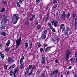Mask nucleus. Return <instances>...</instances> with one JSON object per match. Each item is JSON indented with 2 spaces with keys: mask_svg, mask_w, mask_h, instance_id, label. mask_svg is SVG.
I'll use <instances>...</instances> for the list:
<instances>
[{
  "mask_svg": "<svg viewBox=\"0 0 77 77\" xmlns=\"http://www.w3.org/2000/svg\"><path fill=\"white\" fill-rule=\"evenodd\" d=\"M18 19H19V16H18V14H13L12 16V21L13 24H15L17 23Z\"/></svg>",
  "mask_w": 77,
  "mask_h": 77,
  "instance_id": "f257e3e1",
  "label": "nucleus"
},
{
  "mask_svg": "<svg viewBox=\"0 0 77 77\" xmlns=\"http://www.w3.org/2000/svg\"><path fill=\"white\" fill-rule=\"evenodd\" d=\"M70 13H68L67 14L65 13V11H63V13L61 15V19H63L65 20V17H66L67 18H68L69 17H70Z\"/></svg>",
  "mask_w": 77,
  "mask_h": 77,
  "instance_id": "f03ea898",
  "label": "nucleus"
},
{
  "mask_svg": "<svg viewBox=\"0 0 77 77\" xmlns=\"http://www.w3.org/2000/svg\"><path fill=\"white\" fill-rule=\"evenodd\" d=\"M16 48H18V47L20 46V43L21 42V37H20V38L16 40Z\"/></svg>",
  "mask_w": 77,
  "mask_h": 77,
  "instance_id": "7ed1b4c3",
  "label": "nucleus"
},
{
  "mask_svg": "<svg viewBox=\"0 0 77 77\" xmlns=\"http://www.w3.org/2000/svg\"><path fill=\"white\" fill-rule=\"evenodd\" d=\"M66 60H68L69 57V55L71 54V51L70 50H67L66 51Z\"/></svg>",
  "mask_w": 77,
  "mask_h": 77,
  "instance_id": "20e7f679",
  "label": "nucleus"
},
{
  "mask_svg": "<svg viewBox=\"0 0 77 77\" xmlns=\"http://www.w3.org/2000/svg\"><path fill=\"white\" fill-rule=\"evenodd\" d=\"M45 60H46V59L45 57H42L41 63L42 65H44L45 64Z\"/></svg>",
  "mask_w": 77,
  "mask_h": 77,
  "instance_id": "39448f33",
  "label": "nucleus"
},
{
  "mask_svg": "<svg viewBox=\"0 0 77 77\" xmlns=\"http://www.w3.org/2000/svg\"><path fill=\"white\" fill-rule=\"evenodd\" d=\"M7 18H8V15H6L5 17H4L3 18V23L5 24H6V23H7V22L8 21V19H7Z\"/></svg>",
  "mask_w": 77,
  "mask_h": 77,
  "instance_id": "423d86ee",
  "label": "nucleus"
},
{
  "mask_svg": "<svg viewBox=\"0 0 77 77\" xmlns=\"http://www.w3.org/2000/svg\"><path fill=\"white\" fill-rule=\"evenodd\" d=\"M50 13L49 12L47 13V14H46V18L45 20V22H47L48 21V20H49V17H50Z\"/></svg>",
  "mask_w": 77,
  "mask_h": 77,
  "instance_id": "0eeeda50",
  "label": "nucleus"
},
{
  "mask_svg": "<svg viewBox=\"0 0 77 77\" xmlns=\"http://www.w3.org/2000/svg\"><path fill=\"white\" fill-rule=\"evenodd\" d=\"M8 60L9 63H11L12 62H14V60L12 59L11 57H8Z\"/></svg>",
  "mask_w": 77,
  "mask_h": 77,
  "instance_id": "6e6552de",
  "label": "nucleus"
},
{
  "mask_svg": "<svg viewBox=\"0 0 77 77\" xmlns=\"http://www.w3.org/2000/svg\"><path fill=\"white\" fill-rule=\"evenodd\" d=\"M76 17H77V15L76 13H73L71 15L72 18H73V19H75Z\"/></svg>",
  "mask_w": 77,
  "mask_h": 77,
  "instance_id": "1a4fd4ad",
  "label": "nucleus"
},
{
  "mask_svg": "<svg viewBox=\"0 0 77 77\" xmlns=\"http://www.w3.org/2000/svg\"><path fill=\"white\" fill-rule=\"evenodd\" d=\"M24 56L22 55L19 61L20 64H21L23 63V60H24Z\"/></svg>",
  "mask_w": 77,
  "mask_h": 77,
  "instance_id": "9d476101",
  "label": "nucleus"
},
{
  "mask_svg": "<svg viewBox=\"0 0 77 77\" xmlns=\"http://www.w3.org/2000/svg\"><path fill=\"white\" fill-rule=\"evenodd\" d=\"M58 73V70H55V71H54L52 72H51V74L52 75H53L54 74H56Z\"/></svg>",
  "mask_w": 77,
  "mask_h": 77,
  "instance_id": "9b49d317",
  "label": "nucleus"
},
{
  "mask_svg": "<svg viewBox=\"0 0 77 77\" xmlns=\"http://www.w3.org/2000/svg\"><path fill=\"white\" fill-rule=\"evenodd\" d=\"M59 26L60 27V29L63 30L62 31V33H63V31H65V27H63L61 25H60Z\"/></svg>",
  "mask_w": 77,
  "mask_h": 77,
  "instance_id": "f8f14e48",
  "label": "nucleus"
},
{
  "mask_svg": "<svg viewBox=\"0 0 77 77\" xmlns=\"http://www.w3.org/2000/svg\"><path fill=\"white\" fill-rule=\"evenodd\" d=\"M74 25L75 26V29H77V17L75 19Z\"/></svg>",
  "mask_w": 77,
  "mask_h": 77,
  "instance_id": "ddd939ff",
  "label": "nucleus"
},
{
  "mask_svg": "<svg viewBox=\"0 0 77 77\" xmlns=\"http://www.w3.org/2000/svg\"><path fill=\"white\" fill-rule=\"evenodd\" d=\"M41 38L42 39H45V38H46V35H45L44 34H42L41 35Z\"/></svg>",
  "mask_w": 77,
  "mask_h": 77,
  "instance_id": "4468645a",
  "label": "nucleus"
},
{
  "mask_svg": "<svg viewBox=\"0 0 77 77\" xmlns=\"http://www.w3.org/2000/svg\"><path fill=\"white\" fill-rule=\"evenodd\" d=\"M10 43L11 40H8L6 44V46L7 47H9V45L10 44Z\"/></svg>",
  "mask_w": 77,
  "mask_h": 77,
  "instance_id": "2eb2a0df",
  "label": "nucleus"
},
{
  "mask_svg": "<svg viewBox=\"0 0 77 77\" xmlns=\"http://www.w3.org/2000/svg\"><path fill=\"white\" fill-rule=\"evenodd\" d=\"M0 30H3V29H5V26H3V25H1L0 27Z\"/></svg>",
  "mask_w": 77,
  "mask_h": 77,
  "instance_id": "dca6fc26",
  "label": "nucleus"
},
{
  "mask_svg": "<svg viewBox=\"0 0 77 77\" xmlns=\"http://www.w3.org/2000/svg\"><path fill=\"white\" fill-rule=\"evenodd\" d=\"M57 4H55L52 7V10H54L55 9H56V8H57Z\"/></svg>",
  "mask_w": 77,
  "mask_h": 77,
  "instance_id": "f3484780",
  "label": "nucleus"
},
{
  "mask_svg": "<svg viewBox=\"0 0 77 77\" xmlns=\"http://www.w3.org/2000/svg\"><path fill=\"white\" fill-rule=\"evenodd\" d=\"M58 23V22L57 21H55L54 22V25L55 27H57V24Z\"/></svg>",
  "mask_w": 77,
  "mask_h": 77,
  "instance_id": "a211bd4d",
  "label": "nucleus"
},
{
  "mask_svg": "<svg viewBox=\"0 0 77 77\" xmlns=\"http://www.w3.org/2000/svg\"><path fill=\"white\" fill-rule=\"evenodd\" d=\"M0 56H1L2 59H3L5 58V55L2 53L0 54Z\"/></svg>",
  "mask_w": 77,
  "mask_h": 77,
  "instance_id": "6ab92c4d",
  "label": "nucleus"
},
{
  "mask_svg": "<svg viewBox=\"0 0 77 77\" xmlns=\"http://www.w3.org/2000/svg\"><path fill=\"white\" fill-rule=\"evenodd\" d=\"M1 35L4 36H5L6 35V33L5 32H3L1 33Z\"/></svg>",
  "mask_w": 77,
  "mask_h": 77,
  "instance_id": "aec40b11",
  "label": "nucleus"
},
{
  "mask_svg": "<svg viewBox=\"0 0 77 77\" xmlns=\"http://www.w3.org/2000/svg\"><path fill=\"white\" fill-rule=\"evenodd\" d=\"M41 25H38L37 26V30H40V29H41Z\"/></svg>",
  "mask_w": 77,
  "mask_h": 77,
  "instance_id": "412c9836",
  "label": "nucleus"
},
{
  "mask_svg": "<svg viewBox=\"0 0 77 77\" xmlns=\"http://www.w3.org/2000/svg\"><path fill=\"white\" fill-rule=\"evenodd\" d=\"M5 11V8H2V9L0 11V13L1 12H4Z\"/></svg>",
  "mask_w": 77,
  "mask_h": 77,
  "instance_id": "4be33fe9",
  "label": "nucleus"
},
{
  "mask_svg": "<svg viewBox=\"0 0 77 77\" xmlns=\"http://www.w3.org/2000/svg\"><path fill=\"white\" fill-rule=\"evenodd\" d=\"M64 33L65 35H68V32L65 30V31L64 32Z\"/></svg>",
  "mask_w": 77,
  "mask_h": 77,
  "instance_id": "5701e85b",
  "label": "nucleus"
},
{
  "mask_svg": "<svg viewBox=\"0 0 77 77\" xmlns=\"http://www.w3.org/2000/svg\"><path fill=\"white\" fill-rule=\"evenodd\" d=\"M24 24H26V26H27V25H29V21L26 20Z\"/></svg>",
  "mask_w": 77,
  "mask_h": 77,
  "instance_id": "b1692460",
  "label": "nucleus"
},
{
  "mask_svg": "<svg viewBox=\"0 0 77 77\" xmlns=\"http://www.w3.org/2000/svg\"><path fill=\"white\" fill-rule=\"evenodd\" d=\"M48 24L49 27H50V28H51V27H53V26H51V23L49 22L48 23Z\"/></svg>",
  "mask_w": 77,
  "mask_h": 77,
  "instance_id": "393cba45",
  "label": "nucleus"
},
{
  "mask_svg": "<svg viewBox=\"0 0 77 77\" xmlns=\"http://www.w3.org/2000/svg\"><path fill=\"white\" fill-rule=\"evenodd\" d=\"M13 74H14V72L11 71H10V75L11 76H12L13 75Z\"/></svg>",
  "mask_w": 77,
  "mask_h": 77,
  "instance_id": "a878e982",
  "label": "nucleus"
},
{
  "mask_svg": "<svg viewBox=\"0 0 77 77\" xmlns=\"http://www.w3.org/2000/svg\"><path fill=\"white\" fill-rule=\"evenodd\" d=\"M36 68V66L35 65H34L32 67V69H31V71L32 72L35 69V68Z\"/></svg>",
  "mask_w": 77,
  "mask_h": 77,
  "instance_id": "bb28decb",
  "label": "nucleus"
},
{
  "mask_svg": "<svg viewBox=\"0 0 77 77\" xmlns=\"http://www.w3.org/2000/svg\"><path fill=\"white\" fill-rule=\"evenodd\" d=\"M24 66V64H21L20 66V67L21 69H23V68Z\"/></svg>",
  "mask_w": 77,
  "mask_h": 77,
  "instance_id": "cd10ccee",
  "label": "nucleus"
},
{
  "mask_svg": "<svg viewBox=\"0 0 77 77\" xmlns=\"http://www.w3.org/2000/svg\"><path fill=\"white\" fill-rule=\"evenodd\" d=\"M18 70V67H17L15 69L14 73H16V72H17Z\"/></svg>",
  "mask_w": 77,
  "mask_h": 77,
  "instance_id": "c85d7f7f",
  "label": "nucleus"
},
{
  "mask_svg": "<svg viewBox=\"0 0 77 77\" xmlns=\"http://www.w3.org/2000/svg\"><path fill=\"white\" fill-rule=\"evenodd\" d=\"M51 29L53 32H56V30L55 29L53 28V27L51 28Z\"/></svg>",
  "mask_w": 77,
  "mask_h": 77,
  "instance_id": "c756f323",
  "label": "nucleus"
},
{
  "mask_svg": "<svg viewBox=\"0 0 77 77\" xmlns=\"http://www.w3.org/2000/svg\"><path fill=\"white\" fill-rule=\"evenodd\" d=\"M46 49L47 51H50V48L49 47H48L46 48Z\"/></svg>",
  "mask_w": 77,
  "mask_h": 77,
  "instance_id": "7c9ffc66",
  "label": "nucleus"
},
{
  "mask_svg": "<svg viewBox=\"0 0 77 77\" xmlns=\"http://www.w3.org/2000/svg\"><path fill=\"white\" fill-rule=\"evenodd\" d=\"M59 40V38H58V37L56 38V41L57 43H58Z\"/></svg>",
  "mask_w": 77,
  "mask_h": 77,
  "instance_id": "2f4dec72",
  "label": "nucleus"
},
{
  "mask_svg": "<svg viewBox=\"0 0 77 77\" xmlns=\"http://www.w3.org/2000/svg\"><path fill=\"white\" fill-rule=\"evenodd\" d=\"M75 56L76 57V61L77 62V52H75Z\"/></svg>",
  "mask_w": 77,
  "mask_h": 77,
  "instance_id": "473e14b6",
  "label": "nucleus"
},
{
  "mask_svg": "<svg viewBox=\"0 0 77 77\" xmlns=\"http://www.w3.org/2000/svg\"><path fill=\"white\" fill-rule=\"evenodd\" d=\"M11 66V68L13 69V68H15V66H16L15 65V64H13Z\"/></svg>",
  "mask_w": 77,
  "mask_h": 77,
  "instance_id": "72a5a7b5",
  "label": "nucleus"
},
{
  "mask_svg": "<svg viewBox=\"0 0 77 77\" xmlns=\"http://www.w3.org/2000/svg\"><path fill=\"white\" fill-rule=\"evenodd\" d=\"M29 44L30 45V46H31L32 45V41H31V40H29Z\"/></svg>",
  "mask_w": 77,
  "mask_h": 77,
  "instance_id": "f704fd0d",
  "label": "nucleus"
},
{
  "mask_svg": "<svg viewBox=\"0 0 77 77\" xmlns=\"http://www.w3.org/2000/svg\"><path fill=\"white\" fill-rule=\"evenodd\" d=\"M66 30L67 32H69V30H70V28L69 27H68Z\"/></svg>",
  "mask_w": 77,
  "mask_h": 77,
  "instance_id": "c9c22d12",
  "label": "nucleus"
},
{
  "mask_svg": "<svg viewBox=\"0 0 77 77\" xmlns=\"http://www.w3.org/2000/svg\"><path fill=\"white\" fill-rule=\"evenodd\" d=\"M2 47H3V45L1 43V42H0V48H2Z\"/></svg>",
  "mask_w": 77,
  "mask_h": 77,
  "instance_id": "e433bc0d",
  "label": "nucleus"
},
{
  "mask_svg": "<svg viewBox=\"0 0 77 77\" xmlns=\"http://www.w3.org/2000/svg\"><path fill=\"white\" fill-rule=\"evenodd\" d=\"M43 32L45 34H47V30H44Z\"/></svg>",
  "mask_w": 77,
  "mask_h": 77,
  "instance_id": "4c0bfd02",
  "label": "nucleus"
},
{
  "mask_svg": "<svg viewBox=\"0 0 77 77\" xmlns=\"http://www.w3.org/2000/svg\"><path fill=\"white\" fill-rule=\"evenodd\" d=\"M9 51V48H6L5 49V51H7V52H8Z\"/></svg>",
  "mask_w": 77,
  "mask_h": 77,
  "instance_id": "58836bf2",
  "label": "nucleus"
},
{
  "mask_svg": "<svg viewBox=\"0 0 77 77\" xmlns=\"http://www.w3.org/2000/svg\"><path fill=\"white\" fill-rule=\"evenodd\" d=\"M40 1H41V0H36L35 1V2L36 3H37L38 4V3H39V2H40Z\"/></svg>",
  "mask_w": 77,
  "mask_h": 77,
  "instance_id": "ea45409f",
  "label": "nucleus"
},
{
  "mask_svg": "<svg viewBox=\"0 0 77 77\" xmlns=\"http://www.w3.org/2000/svg\"><path fill=\"white\" fill-rule=\"evenodd\" d=\"M45 74L44 73H42V75H41V77H46V76H45Z\"/></svg>",
  "mask_w": 77,
  "mask_h": 77,
  "instance_id": "a19ab883",
  "label": "nucleus"
},
{
  "mask_svg": "<svg viewBox=\"0 0 77 77\" xmlns=\"http://www.w3.org/2000/svg\"><path fill=\"white\" fill-rule=\"evenodd\" d=\"M17 6L19 8H20V3H19V2L17 3Z\"/></svg>",
  "mask_w": 77,
  "mask_h": 77,
  "instance_id": "79ce46f5",
  "label": "nucleus"
},
{
  "mask_svg": "<svg viewBox=\"0 0 77 77\" xmlns=\"http://www.w3.org/2000/svg\"><path fill=\"white\" fill-rule=\"evenodd\" d=\"M32 71H31V72L30 73H29V74H27V76H30V75H32Z\"/></svg>",
  "mask_w": 77,
  "mask_h": 77,
  "instance_id": "37998d69",
  "label": "nucleus"
},
{
  "mask_svg": "<svg viewBox=\"0 0 77 77\" xmlns=\"http://www.w3.org/2000/svg\"><path fill=\"white\" fill-rule=\"evenodd\" d=\"M36 25H38V21L37 20L35 21Z\"/></svg>",
  "mask_w": 77,
  "mask_h": 77,
  "instance_id": "c03bdc74",
  "label": "nucleus"
},
{
  "mask_svg": "<svg viewBox=\"0 0 77 77\" xmlns=\"http://www.w3.org/2000/svg\"><path fill=\"white\" fill-rule=\"evenodd\" d=\"M28 43H25V47H28Z\"/></svg>",
  "mask_w": 77,
  "mask_h": 77,
  "instance_id": "a18cd8bd",
  "label": "nucleus"
},
{
  "mask_svg": "<svg viewBox=\"0 0 77 77\" xmlns=\"http://www.w3.org/2000/svg\"><path fill=\"white\" fill-rule=\"evenodd\" d=\"M29 69H31V68H32V65H29Z\"/></svg>",
  "mask_w": 77,
  "mask_h": 77,
  "instance_id": "49530a36",
  "label": "nucleus"
},
{
  "mask_svg": "<svg viewBox=\"0 0 77 77\" xmlns=\"http://www.w3.org/2000/svg\"><path fill=\"white\" fill-rule=\"evenodd\" d=\"M29 71H27L26 70V71L25 72V75H27V73H28V72H29Z\"/></svg>",
  "mask_w": 77,
  "mask_h": 77,
  "instance_id": "de8ad7c7",
  "label": "nucleus"
},
{
  "mask_svg": "<svg viewBox=\"0 0 77 77\" xmlns=\"http://www.w3.org/2000/svg\"><path fill=\"white\" fill-rule=\"evenodd\" d=\"M4 69H7V68H8V66H7V65H5L4 66Z\"/></svg>",
  "mask_w": 77,
  "mask_h": 77,
  "instance_id": "09e8293b",
  "label": "nucleus"
},
{
  "mask_svg": "<svg viewBox=\"0 0 77 77\" xmlns=\"http://www.w3.org/2000/svg\"><path fill=\"white\" fill-rule=\"evenodd\" d=\"M39 74H40V72H39V71H38L37 72V73H36V74L37 75H38Z\"/></svg>",
  "mask_w": 77,
  "mask_h": 77,
  "instance_id": "8fccbe9b",
  "label": "nucleus"
},
{
  "mask_svg": "<svg viewBox=\"0 0 77 77\" xmlns=\"http://www.w3.org/2000/svg\"><path fill=\"white\" fill-rule=\"evenodd\" d=\"M56 15L57 16H58L59 15V12L57 11L56 13Z\"/></svg>",
  "mask_w": 77,
  "mask_h": 77,
  "instance_id": "3c124183",
  "label": "nucleus"
},
{
  "mask_svg": "<svg viewBox=\"0 0 77 77\" xmlns=\"http://www.w3.org/2000/svg\"><path fill=\"white\" fill-rule=\"evenodd\" d=\"M38 47H41V43H38Z\"/></svg>",
  "mask_w": 77,
  "mask_h": 77,
  "instance_id": "603ef678",
  "label": "nucleus"
},
{
  "mask_svg": "<svg viewBox=\"0 0 77 77\" xmlns=\"http://www.w3.org/2000/svg\"><path fill=\"white\" fill-rule=\"evenodd\" d=\"M19 2L20 4H22V3H23V2H22V0H20L19 1Z\"/></svg>",
  "mask_w": 77,
  "mask_h": 77,
  "instance_id": "864d4df0",
  "label": "nucleus"
},
{
  "mask_svg": "<svg viewBox=\"0 0 77 77\" xmlns=\"http://www.w3.org/2000/svg\"><path fill=\"white\" fill-rule=\"evenodd\" d=\"M40 51L41 52H42V51H43V49L42 48H40Z\"/></svg>",
  "mask_w": 77,
  "mask_h": 77,
  "instance_id": "5fc2aeb1",
  "label": "nucleus"
},
{
  "mask_svg": "<svg viewBox=\"0 0 77 77\" xmlns=\"http://www.w3.org/2000/svg\"><path fill=\"white\" fill-rule=\"evenodd\" d=\"M29 68L28 67H27L26 68V71H28L29 72Z\"/></svg>",
  "mask_w": 77,
  "mask_h": 77,
  "instance_id": "6e6d98bb",
  "label": "nucleus"
},
{
  "mask_svg": "<svg viewBox=\"0 0 77 77\" xmlns=\"http://www.w3.org/2000/svg\"><path fill=\"white\" fill-rule=\"evenodd\" d=\"M53 2L54 3H57V1H56V0H53Z\"/></svg>",
  "mask_w": 77,
  "mask_h": 77,
  "instance_id": "4d7b16f0",
  "label": "nucleus"
},
{
  "mask_svg": "<svg viewBox=\"0 0 77 77\" xmlns=\"http://www.w3.org/2000/svg\"><path fill=\"white\" fill-rule=\"evenodd\" d=\"M72 68V66H70L68 68V69H71V68Z\"/></svg>",
  "mask_w": 77,
  "mask_h": 77,
  "instance_id": "13d9d810",
  "label": "nucleus"
},
{
  "mask_svg": "<svg viewBox=\"0 0 77 77\" xmlns=\"http://www.w3.org/2000/svg\"><path fill=\"white\" fill-rule=\"evenodd\" d=\"M74 76L75 77H77V74L75 73H74Z\"/></svg>",
  "mask_w": 77,
  "mask_h": 77,
  "instance_id": "bf43d9fd",
  "label": "nucleus"
},
{
  "mask_svg": "<svg viewBox=\"0 0 77 77\" xmlns=\"http://www.w3.org/2000/svg\"><path fill=\"white\" fill-rule=\"evenodd\" d=\"M58 62H59L58 60H57V59L56 60H55L56 63H58Z\"/></svg>",
  "mask_w": 77,
  "mask_h": 77,
  "instance_id": "052dcab7",
  "label": "nucleus"
},
{
  "mask_svg": "<svg viewBox=\"0 0 77 77\" xmlns=\"http://www.w3.org/2000/svg\"><path fill=\"white\" fill-rule=\"evenodd\" d=\"M15 73H14V74H13V76H14V77H16V75H15Z\"/></svg>",
  "mask_w": 77,
  "mask_h": 77,
  "instance_id": "680f3d73",
  "label": "nucleus"
},
{
  "mask_svg": "<svg viewBox=\"0 0 77 77\" xmlns=\"http://www.w3.org/2000/svg\"><path fill=\"white\" fill-rule=\"evenodd\" d=\"M4 3L5 5H6L7 4V2H6V1H5L4 2Z\"/></svg>",
  "mask_w": 77,
  "mask_h": 77,
  "instance_id": "e2e57ef3",
  "label": "nucleus"
},
{
  "mask_svg": "<svg viewBox=\"0 0 77 77\" xmlns=\"http://www.w3.org/2000/svg\"><path fill=\"white\" fill-rule=\"evenodd\" d=\"M32 18H35V15H33L32 16Z\"/></svg>",
  "mask_w": 77,
  "mask_h": 77,
  "instance_id": "0e129e2a",
  "label": "nucleus"
},
{
  "mask_svg": "<svg viewBox=\"0 0 77 77\" xmlns=\"http://www.w3.org/2000/svg\"><path fill=\"white\" fill-rule=\"evenodd\" d=\"M3 20H2L1 22V25H3Z\"/></svg>",
  "mask_w": 77,
  "mask_h": 77,
  "instance_id": "69168bd1",
  "label": "nucleus"
},
{
  "mask_svg": "<svg viewBox=\"0 0 77 77\" xmlns=\"http://www.w3.org/2000/svg\"><path fill=\"white\" fill-rule=\"evenodd\" d=\"M70 60L71 61H72L74 60V59L73 58H72L71 59H70Z\"/></svg>",
  "mask_w": 77,
  "mask_h": 77,
  "instance_id": "338daca9",
  "label": "nucleus"
},
{
  "mask_svg": "<svg viewBox=\"0 0 77 77\" xmlns=\"http://www.w3.org/2000/svg\"><path fill=\"white\" fill-rule=\"evenodd\" d=\"M33 18H32V17L31 18V19H30V21H33Z\"/></svg>",
  "mask_w": 77,
  "mask_h": 77,
  "instance_id": "774afa93",
  "label": "nucleus"
}]
</instances>
